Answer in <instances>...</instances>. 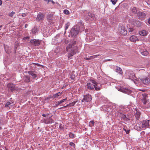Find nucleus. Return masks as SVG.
<instances>
[{
	"label": "nucleus",
	"mask_w": 150,
	"mask_h": 150,
	"mask_svg": "<svg viewBox=\"0 0 150 150\" xmlns=\"http://www.w3.org/2000/svg\"><path fill=\"white\" fill-rule=\"evenodd\" d=\"M41 40L38 39H33L30 40V42L31 45L35 46H38L40 45Z\"/></svg>",
	"instance_id": "5"
},
{
	"label": "nucleus",
	"mask_w": 150,
	"mask_h": 150,
	"mask_svg": "<svg viewBox=\"0 0 150 150\" xmlns=\"http://www.w3.org/2000/svg\"><path fill=\"white\" fill-rule=\"evenodd\" d=\"M62 93V92H59L53 95V97L54 98H57L59 96H60Z\"/></svg>",
	"instance_id": "25"
},
{
	"label": "nucleus",
	"mask_w": 150,
	"mask_h": 150,
	"mask_svg": "<svg viewBox=\"0 0 150 150\" xmlns=\"http://www.w3.org/2000/svg\"><path fill=\"white\" fill-rule=\"evenodd\" d=\"M124 109L123 108V107L122 106H120L119 108V111L118 113H119L120 112V111H121V113H122L124 110Z\"/></svg>",
	"instance_id": "34"
},
{
	"label": "nucleus",
	"mask_w": 150,
	"mask_h": 150,
	"mask_svg": "<svg viewBox=\"0 0 150 150\" xmlns=\"http://www.w3.org/2000/svg\"><path fill=\"white\" fill-rule=\"evenodd\" d=\"M139 15V16H141L142 17H144L145 16V13L142 12H138Z\"/></svg>",
	"instance_id": "38"
},
{
	"label": "nucleus",
	"mask_w": 150,
	"mask_h": 150,
	"mask_svg": "<svg viewBox=\"0 0 150 150\" xmlns=\"http://www.w3.org/2000/svg\"><path fill=\"white\" fill-rule=\"evenodd\" d=\"M44 1L46 2L47 4L50 2V0H44Z\"/></svg>",
	"instance_id": "51"
},
{
	"label": "nucleus",
	"mask_w": 150,
	"mask_h": 150,
	"mask_svg": "<svg viewBox=\"0 0 150 150\" xmlns=\"http://www.w3.org/2000/svg\"><path fill=\"white\" fill-rule=\"evenodd\" d=\"M98 82L100 84H101V85L107 83L105 79L103 78L101 76L98 78Z\"/></svg>",
	"instance_id": "11"
},
{
	"label": "nucleus",
	"mask_w": 150,
	"mask_h": 150,
	"mask_svg": "<svg viewBox=\"0 0 150 150\" xmlns=\"http://www.w3.org/2000/svg\"><path fill=\"white\" fill-rule=\"evenodd\" d=\"M28 73L29 75L32 76V78L33 79H35L37 76V75L35 74L34 71H30L28 72Z\"/></svg>",
	"instance_id": "16"
},
{
	"label": "nucleus",
	"mask_w": 150,
	"mask_h": 150,
	"mask_svg": "<svg viewBox=\"0 0 150 150\" xmlns=\"http://www.w3.org/2000/svg\"><path fill=\"white\" fill-rule=\"evenodd\" d=\"M129 39L131 41L134 42H136V40H138L137 36L135 35L132 36L130 37Z\"/></svg>",
	"instance_id": "19"
},
{
	"label": "nucleus",
	"mask_w": 150,
	"mask_h": 150,
	"mask_svg": "<svg viewBox=\"0 0 150 150\" xmlns=\"http://www.w3.org/2000/svg\"><path fill=\"white\" fill-rule=\"evenodd\" d=\"M45 17V14L39 12L37 15L36 20L37 21L41 22Z\"/></svg>",
	"instance_id": "7"
},
{
	"label": "nucleus",
	"mask_w": 150,
	"mask_h": 150,
	"mask_svg": "<svg viewBox=\"0 0 150 150\" xmlns=\"http://www.w3.org/2000/svg\"><path fill=\"white\" fill-rule=\"evenodd\" d=\"M24 39H29V37H25L24 38Z\"/></svg>",
	"instance_id": "52"
},
{
	"label": "nucleus",
	"mask_w": 150,
	"mask_h": 150,
	"mask_svg": "<svg viewBox=\"0 0 150 150\" xmlns=\"http://www.w3.org/2000/svg\"><path fill=\"white\" fill-rule=\"evenodd\" d=\"M15 14V12L13 11H12L9 14V15L11 17H12Z\"/></svg>",
	"instance_id": "46"
},
{
	"label": "nucleus",
	"mask_w": 150,
	"mask_h": 150,
	"mask_svg": "<svg viewBox=\"0 0 150 150\" xmlns=\"http://www.w3.org/2000/svg\"><path fill=\"white\" fill-rule=\"evenodd\" d=\"M141 82L144 84L147 85L150 83V80L149 78L147 77L142 78L140 79Z\"/></svg>",
	"instance_id": "8"
},
{
	"label": "nucleus",
	"mask_w": 150,
	"mask_h": 150,
	"mask_svg": "<svg viewBox=\"0 0 150 150\" xmlns=\"http://www.w3.org/2000/svg\"><path fill=\"white\" fill-rule=\"evenodd\" d=\"M2 4V1L1 0H0V6Z\"/></svg>",
	"instance_id": "57"
},
{
	"label": "nucleus",
	"mask_w": 150,
	"mask_h": 150,
	"mask_svg": "<svg viewBox=\"0 0 150 150\" xmlns=\"http://www.w3.org/2000/svg\"><path fill=\"white\" fill-rule=\"evenodd\" d=\"M50 1L53 4H54V1L53 0H50Z\"/></svg>",
	"instance_id": "55"
},
{
	"label": "nucleus",
	"mask_w": 150,
	"mask_h": 150,
	"mask_svg": "<svg viewBox=\"0 0 150 150\" xmlns=\"http://www.w3.org/2000/svg\"><path fill=\"white\" fill-rule=\"evenodd\" d=\"M129 29V32H132L134 30L133 28H130Z\"/></svg>",
	"instance_id": "49"
},
{
	"label": "nucleus",
	"mask_w": 150,
	"mask_h": 150,
	"mask_svg": "<svg viewBox=\"0 0 150 150\" xmlns=\"http://www.w3.org/2000/svg\"><path fill=\"white\" fill-rule=\"evenodd\" d=\"M148 22V23L150 25V18H149Z\"/></svg>",
	"instance_id": "53"
},
{
	"label": "nucleus",
	"mask_w": 150,
	"mask_h": 150,
	"mask_svg": "<svg viewBox=\"0 0 150 150\" xmlns=\"http://www.w3.org/2000/svg\"><path fill=\"white\" fill-rule=\"evenodd\" d=\"M17 0V1H19V0Z\"/></svg>",
	"instance_id": "64"
},
{
	"label": "nucleus",
	"mask_w": 150,
	"mask_h": 150,
	"mask_svg": "<svg viewBox=\"0 0 150 150\" xmlns=\"http://www.w3.org/2000/svg\"><path fill=\"white\" fill-rule=\"evenodd\" d=\"M120 32L121 34L123 35H125L127 33V31L125 29L124 26H122L119 28Z\"/></svg>",
	"instance_id": "10"
},
{
	"label": "nucleus",
	"mask_w": 150,
	"mask_h": 150,
	"mask_svg": "<svg viewBox=\"0 0 150 150\" xmlns=\"http://www.w3.org/2000/svg\"><path fill=\"white\" fill-rule=\"evenodd\" d=\"M8 90L11 91H13L15 89V86L11 83H9L7 85Z\"/></svg>",
	"instance_id": "13"
},
{
	"label": "nucleus",
	"mask_w": 150,
	"mask_h": 150,
	"mask_svg": "<svg viewBox=\"0 0 150 150\" xmlns=\"http://www.w3.org/2000/svg\"><path fill=\"white\" fill-rule=\"evenodd\" d=\"M75 78V76L73 74H71L70 76V78H71V79H72V80H74V79Z\"/></svg>",
	"instance_id": "45"
},
{
	"label": "nucleus",
	"mask_w": 150,
	"mask_h": 150,
	"mask_svg": "<svg viewBox=\"0 0 150 150\" xmlns=\"http://www.w3.org/2000/svg\"><path fill=\"white\" fill-rule=\"evenodd\" d=\"M124 130L126 132V134H128L129 133V130L126 128H124Z\"/></svg>",
	"instance_id": "40"
},
{
	"label": "nucleus",
	"mask_w": 150,
	"mask_h": 150,
	"mask_svg": "<svg viewBox=\"0 0 150 150\" xmlns=\"http://www.w3.org/2000/svg\"><path fill=\"white\" fill-rule=\"evenodd\" d=\"M11 104V102H7L5 105V107H7L9 106V105Z\"/></svg>",
	"instance_id": "39"
},
{
	"label": "nucleus",
	"mask_w": 150,
	"mask_h": 150,
	"mask_svg": "<svg viewBox=\"0 0 150 150\" xmlns=\"http://www.w3.org/2000/svg\"><path fill=\"white\" fill-rule=\"evenodd\" d=\"M43 122L47 124H48V119L43 120Z\"/></svg>",
	"instance_id": "41"
},
{
	"label": "nucleus",
	"mask_w": 150,
	"mask_h": 150,
	"mask_svg": "<svg viewBox=\"0 0 150 150\" xmlns=\"http://www.w3.org/2000/svg\"><path fill=\"white\" fill-rule=\"evenodd\" d=\"M6 123L5 118L4 116L0 117V124L2 125Z\"/></svg>",
	"instance_id": "18"
},
{
	"label": "nucleus",
	"mask_w": 150,
	"mask_h": 150,
	"mask_svg": "<svg viewBox=\"0 0 150 150\" xmlns=\"http://www.w3.org/2000/svg\"><path fill=\"white\" fill-rule=\"evenodd\" d=\"M69 25V22H68L66 24H65V33H66V30H67L68 29Z\"/></svg>",
	"instance_id": "35"
},
{
	"label": "nucleus",
	"mask_w": 150,
	"mask_h": 150,
	"mask_svg": "<svg viewBox=\"0 0 150 150\" xmlns=\"http://www.w3.org/2000/svg\"><path fill=\"white\" fill-rule=\"evenodd\" d=\"M67 100V98H66L65 99H63L62 100H60L61 102V103H62L63 102H64L65 100Z\"/></svg>",
	"instance_id": "48"
},
{
	"label": "nucleus",
	"mask_w": 150,
	"mask_h": 150,
	"mask_svg": "<svg viewBox=\"0 0 150 150\" xmlns=\"http://www.w3.org/2000/svg\"><path fill=\"white\" fill-rule=\"evenodd\" d=\"M90 123L92 124L93 126H94V122L93 121H91L90 122Z\"/></svg>",
	"instance_id": "50"
},
{
	"label": "nucleus",
	"mask_w": 150,
	"mask_h": 150,
	"mask_svg": "<svg viewBox=\"0 0 150 150\" xmlns=\"http://www.w3.org/2000/svg\"><path fill=\"white\" fill-rule=\"evenodd\" d=\"M141 53L142 55L145 56L147 55L148 54V52L146 50L141 51Z\"/></svg>",
	"instance_id": "29"
},
{
	"label": "nucleus",
	"mask_w": 150,
	"mask_h": 150,
	"mask_svg": "<svg viewBox=\"0 0 150 150\" xmlns=\"http://www.w3.org/2000/svg\"><path fill=\"white\" fill-rule=\"evenodd\" d=\"M42 116L43 117H46V115L45 114H43L42 115Z\"/></svg>",
	"instance_id": "56"
},
{
	"label": "nucleus",
	"mask_w": 150,
	"mask_h": 150,
	"mask_svg": "<svg viewBox=\"0 0 150 150\" xmlns=\"http://www.w3.org/2000/svg\"><path fill=\"white\" fill-rule=\"evenodd\" d=\"M1 27H2V25H0V28Z\"/></svg>",
	"instance_id": "63"
},
{
	"label": "nucleus",
	"mask_w": 150,
	"mask_h": 150,
	"mask_svg": "<svg viewBox=\"0 0 150 150\" xmlns=\"http://www.w3.org/2000/svg\"><path fill=\"white\" fill-rule=\"evenodd\" d=\"M8 49L7 50V49H6V47H5V50L6 52L7 53L9 54L11 52V48L9 47H8Z\"/></svg>",
	"instance_id": "31"
},
{
	"label": "nucleus",
	"mask_w": 150,
	"mask_h": 150,
	"mask_svg": "<svg viewBox=\"0 0 150 150\" xmlns=\"http://www.w3.org/2000/svg\"><path fill=\"white\" fill-rule=\"evenodd\" d=\"M99 55H96L94 56H91L89 58H86V60H89L91 59L92 58H95L96 57H97V56H98Z\"/></svg>",
	"instance_id": "30"
},
{
	"label": "nucleus",
	"mask_w": 150,
	"mask_h": 150,
	"mask_svg": "<svg viewBox=\"0 0 150 150\" xmlns=\"http://www.w3.org/2000/svg\"><path fill=\"white\" fill-rule=\"evenodd\" d=\"M69 145L71 146H72L74 148L75 147V144L72 142H70L69 143Z\"/></svg>",
	"instance_id": "42"
},
{
	"label": "nucleus",
	"mask_w": 150,
	"mask_h": 150,
	"mask_svg": "<svg viewBox=\"0 0 150 150\" xmlns=\"http://www.w3.org/2000/svg\"><path fill=\"white\" fill-rule=\"evenodd\" d=\"M149 79H150V74H149Z\"/></svg>",
	"instance_id": "61"
},
{
	"label": "nucleus",
	"mask_w": 150,
	"mask_h": 150,
	"mask_svg": "<svg viewBox=\"0 0 150 150\" xmlns=\"http://www.w3.org/2000/svg\"><path fill=\"white\" fill-rule=\"evenodd\" d=\"M136 78V77L134 75V74H131L129 76V79H131L132 80H133L134 79H135Z\"/></svg>",
	"instance_id": "27"
},
{
	"label": "nucleus",
	"mask_w": 150,
	"mask_h": 150,
	"mask_svg": "<svg viewBox=\"0 0 150 150\" xmlns=\"http://www.w3.org/2000/svg\"><path fill=\"white\" fill-rule=\"evenodd\" d=\"M76 102H77V101H74L72 102V103H69V105L70 107L73 106L75 104V103H76Z\"/></svg>",
	"instance_id": "37"
},
{
	"label": "nucleus",
	"mask_w": 150,
	"mask_h": 150,
	"mask_svg": "<svg viewBox=\"0 0 150 150\" xmlns=\"http://www.w3.org/2000/svg\"><path fill=\"white\" fill-rule=\"evenodd\" d=\"M64 14L67 15V14H69V12L68 10L65 9L64 10Z\"/></svg>",
	"instance_id": "43"
},
{
	"label": "nucleus",
	"mask_w": 150,
	"mask_h": 150,
	"mask_svg": "<svg viewBox=\"0 0 150 150\" xmlns=\"http://www.w3.org/2000/svg\"><path fill=\"white\" fill-rule=\"evenodd\" d=\"M131 11L133 13L136 14L138 13V10L135 7H133L131 9Z\"/></svg>",
	"instance_id": "23"
},
{
	"label": "nucleus",
	"mask_w": 150,
	"mask_h": 150,
	"mask_svg": "<svg viewBox=\"0 0 150 150\" xmlns=\"http://www.w3.org/2000/svg\"><path fill=\"white\" fill-rule=\"evenodd\" d=\"M2 129V128L1 127H0V130L1 129Z\"/></svg>",
	"instance_id": "62"
},
{
	"label": "nucleus",
	"mask_w": 150,
	"mask_h": 150,
	"mask_svg": "<svg viewBox=\"0 0 150 150\" xmlns=\"http://www.w3.org/2000/svg\"><path fill=\"white\" fill-rule=\"evenodd\" d=\"M147 121L148 122H149V124H150V120H148Z\"/></svg>",
	"instance_id": "60"
},
{
	"label": "nucleus",
	"mask_w": 150,
	"mask_h": 150,
	"mask_svg": "<svg viewBox=\"0 0 150 150\" xmlns=\"http://www.w3.org/2000/svg\"><path fill=\"white\" fill-rule=\"evenodd\" d=\"M48 124H51L54 122V120L52 118H49L48 119Z\"/></svg>",
	"instance_id": "36"
},
{
	"label": "nucleus",
	"mask_w": 150,
	"mask_h": 150,
	"mask_svg": "<svg viewBox=\"0 0 150 150\" xmlns=\"http://www.w3.org/2000/svg\"><path fill=\"white\" fill-rule=\"evenodd\" d=\"M67 106H68L67 105H66L65 106H64L63 107H62L61 108H66L67 107Z\"/></svg>",
	"instance_id": "59"
},
{
	"label": "nucleus",
	"mask_w": 150,
	"mask_h": 150,
	"mask_svg": "<svg viewBox=\"0 0 150 150\" xmlns=\"http://www.w3.org/2000/svg\"><path fill=\"white\" fill-rule=\"evenodd\" d=\"M133 24L137 26H140L141 25V22L139 21H134L133 22Z\"/></svg>",
	"instance_id": "21"
},
{
	"label": "nucleus",
	"mask_w": 150,
	"mask_h": 150,
	"mask_svg": "<svg viewBox=\"0 0 150 150\" xmlns=\"http://www.w3.org/2000/svg\"><path fill=\"white\" fill-rule=\"evenodd\" d=\"M115 70L116 72L120 74H121L122 73L121 69L118 67L117 66L115 68Z\"/></svg>",
	"instance_id": "22"
},
{
	"label": "nucleus",
	"mask_w": 150,
	"mask_h": 150,
	"mask_svg": "<svg viewBox=\"0 0 150 150\" xmlns=\"http://www.w3.org/2000/svg\"><path fill=\"white\" fill-rule=\"evenodd\" d=\"M88 16L91 17V18L93 19L95 17V16L94 14L91 13H88Z\"/></svg>",
	"instance_id": "32"
},
{
	"label": "nucleus",
	"mask_w": 150,
	"mask_h": 150,
	"mask_svg": "<svg viewBox=\"0 0 150 150\" xmlns=\"http://www.w3.org/2000/svg\"><path fill=\"white\" fill-rule=\"evenodd\" d=\"M93 84L90 81V82L88 83L86 85V87L89 89L91 90H93L94 88V86H95L96 85Z\"/></svg>",
	"instance_id": "12"
},
{
	"label": "nucleus",
	"mask_w": 150,
	"mask_h": 150,
	"mask_svg": "<svg viewBox=\"0 0 150 150\" xmlns=\"http://www.w3.org/2000/svg\"><path fill=\"white\" fill-rule=\"evenodd\" d=\"M139 33L141 35L143 36H146L147 35V33L145 30H143L140 31Z\"/></svg>",
	"instance_id": "24"
},
{
	"label": "nucleus",
	"mask_w": 150,
	"mask_h": 150,
	"mask_svg": "<svg viewBox=\"0 0 150 150\" xmlns=\"http://www.w3.org/2000/svg\"><path fill=\"white\" fill-rule=\"evenodd\" d=\"M47 18L48 21H50L53 19V15L51 13H48L47 16Z\"/></svg>",
	"instance_id": "15"
},
{
	"label": "nucleus",
	"mask_w": 150,
	"mask_h": 150,
	"mask_svg": "<svg viewBox=\"0 0 150 150\" xmlns=\"http://www.w3.org/2000/svg\"><path fill=\"white\" fill-rule=\"evenodd\" d=\"M147 98V96H145L142 99V100L143 104V107L145 109L150 108V103H149Z\"/></svg>",
	"instance_id": "3"
},
{
	"label": "nucleus",
	"mask_w": 150,
	"mask_h": 150,
	"mask_svg": "<svg viewBox=\"0 0 150 150\" xmlns=\"http://www.w3.org/2000/svg\"><path fill=\"white\" fill-rule=\"evenodd\" d=\"M31 31L32 34H36L38 31V29L37 28L35 27H34L31 30Z\"/></svg>",
	"instance_id": "26"
},
{
	"label": "nucleus",
	"mask_w": 150,
	"mask_h": 150,
	"mask_svg": "<svg viewBox=\"0 0 150 150\" xmlns=\"http://www.w3.org/2000/svg\"><path fill=\"white\" fill-rule=\"evenodd\" d=\"M142 128H147L149 126V122L147 120H143L142 121Z\"/></svg>",
	"instance_id": "14"
},
{
	"label": "nucleus",
	"mask_w": 150,
	"mask_h": 150,
	"mask_svg": "<svg viewBox=\"0 0 150 150\" xmlns=\"http://www.w3.org/2000/svg\"><path fill=\"white\" fill-rule=\"evenodd\" d=\"M90 81L91 83L96 85L94 86V88L96 91H99L100 90L102 85L100 84L99 82L98 83L96 81L93 79L90 80Z\"/></svg>",
	"instance_id": "4"
},
{
	"label": "nucleus",
	"mask_w": 150,
	"mask_h": 150,
	"mask_svg": "<svg viewBox=\"0 0 150 150\" xmlns=\"http://www.w3.org/2000/svg\"><path fill=\"white\" fill-rule=\"evenodd\" d=\"M118 90L124 93L129 94L132 93V91L128 88H119Z\"/></svg>",
	"instance_id": "9"
},
{
	"label": "nucleus",
	"mask_w": 150,
	"mask_h": 150,
	"mask_svg": "<svg viewBox=\"0 0 150 150\" xmlns=\"http://www.w3.org/2000/svg\"><path fill=\"white\" fill-rule=\"evenodd\" d=\"M112 60V59H108L105 60L106 61H111Z\"/></svg>",
	"instance_id": "58"
},
{
	"label": "nucleus",
	"mask_w": 150,
	"mask_h": 150,
	"mask_svg": "<svg viewBox=\"0 0 150 150\" xmlns=\"http://www.w3.org/2000/svg\"><path fill=\"white\" fill-rule=\"evenodd\" d=\"M61 103H61V102L60 101H58L57 102V103L55 104L54 107H55L56 106L57 107V106H58L60 104H61Z\"/></svg>",
	"instance_id": "47"
},
{
	"label": "nucleus",
	"mask_w": 150,
	"mask_h": 150,
	"mask_svg": "<svg viewBox=\"0 0 150 150\" xmlns=\"http://www.w3.org/2000/svg\"><path fill=\"white\" fill-rule=\"evenodd\" d=\"M92 99L91 96L87 94L86 95H84L83 98L82 100V102H89Z\"/></svg>",
	"instance_id": "6"
},
{
	"label": "nucleus",
	"mask_w": 150,
	"mask_h": 150,
	"mask_svg": "<svg viewBox=\"0 0 150 150\" xmlns=\"http://www.w3.org/2000/svg\"><path fill=\"white\" fill-rule=\"evenodd\" d=\"M140 113L139 112H137L135 115L136 119L137 120H139L140 116Z\"/></svg>",
	"instance_id": "28"
},
{
	"label": "nucleus",
	"mask_w": 150,
	"mask_h": 150,
	"mask_svg": "<svg viewBox=\"0 0 150 150\" xmlns=\"http://www.w3.org/2000/svg\"><path fill=\"white\" fill-rule=\"evenodd\" d=\"M117 0H111V1L112 2V4L115 5L116 4L117 1Z\"/></svg>",
	"instance_id": "44"
},
{
	"label": "nucleus",
	"mask_w": 150,
	"mask_h": 150,
	"mask_svg": "<svg viewBox=\"0 0 150 150\" xmlns=\"http://www.w3.org/2000/svg\"><path fill=\"white\" fill-rule=\"evenodd\" d=\"M25 16H26V14H25V13H23V14H22V16L23 17H25Z\"/></svg>",
	"instance_id": "54"
},
{
	"label": "nucleus",
	"mask_w": 150,
	"mask_h": 150,
	"mask_svg": "<svg viewBox=\"0 0 150 150\" xmlns=\"http://www.w3.org/2000/svg\"><path fill=\"white\" fill-rule=\"evenodd\" d=\"M23 79L24 81L28 83L30 82V77L28 76H25L23 78Z\"/></svg>",
	"instance_id": "20"
},
{
	"label": "nucleus",
	"mask_w": 150,
	"mask_h": 150,
	"mask_svg": "<svg viewBox=\"0 0 150 150\" xmlns=\"http://www.w3.org/2000/svg\"><path fill=\"white\" fill-rule=\"evenodd\" d=\"M120 112H119V113L118 114V115L120 116L122 119L123 120H126L127 119V117L126 115L122 113H121V111H120Z\"/></svg>",
	"instance_id": "17"
},
{
	"label": "nucleus",
	"mask_w": 150,
	"mask_h": 150,
	"mask_svg": "<svg viewBox=\"0 0 150 150\" xmlns=\"http://www.w3.org/2000/svg\"><path fill=\"white\" fill-rule=\"evenodd\" d=\"M76 40L74 39L66 47V50L67 51H69V50L70 48H72L71 50L70 53L68 55V58L70 59H71V57L74 55L77 51V49L78 47L76 45L78 42Z\"/></svg>",
	"instance_id": "1"
},
{
	"label": "nucleus",
	"mask_w": 150,
	"mask_h": 150,
	"mask_svg": "<svg viewBox=\"0 0 150 150\" xmlns=\"http://www.w3.org/2000/svg\"><path fill=\"white\" fill-rule=\"evenodd\" d=\"M84 29L83 24L82 22L80 21L71 29V35L73 37L75 36L79 32L82 31Z\"/></svg>",
	"instance_id": "2"
},
{
	"label": "nucleus",
	"mask_w": 150,
	"mask_h": 150,
	"mask_svg": "<svg viewBox=\"0 0 150 150\" xmlns=\"http://www.w3.org/2000/svg\"><path fill=\"white\" fill-rule=\"evenodd\" d=\"M69 137L71 139H73L75 137V135L74 134L70 132L69 134Z\"/></svg>",
	"instance_id": "33"
}]
</instances>
